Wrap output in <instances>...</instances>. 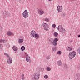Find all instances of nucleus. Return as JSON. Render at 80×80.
<instances>
[{
    "mask_svg": "<svg viewBox=\"0 0 80 80\" xmlns=\"http://www.w3.org/2000/svg\"><path fill=\"white\" fill-rule=\"evenodd\" d=\"M30 36L32 38H35L36 39H38L39 38V35L37 34L36 32L33 30L31 32Z\"/></svg>",
    "mask_w": 80,
    "mask_h": 80,
    "instance_id": "obj_1",
    "label": "nucleus"
},
{
    "mask_svg": "<svg viewBox=\"0 0 80 80\" xmlns=\"http://www.w3.org/2000/svg\"><path fill=\"white\" fill-rule=\"evenodd\" d=\"M57 29L58 31L61 32L62 34H64L66 33V30L63 28L62 25L59 26L57 28Z\"/></svg>",
    "mask_w": 80,
    "mask_h": 80,
    "instance_id": "obj_2",
    "label": "nucleus"
},
{
    "mask_svg": "<svg viewBox=\"0 0 80 80\" xmlns=\"http://www.w3.org/2000/svg\"><path fill=\"white\" fill-rule=\"evenodd\" d=\"M76 55V52L75 51H72L69 52L68 55V57L69 59H72L73 57H75Z\"/></svg>",
    "mask_w": 80,
    "mask_h": 80,
    "instance_id": "obj_3",
    "label": "nucleus"
},
{
    "mask_svg": "<svg viewBox=\"0 0 80 80\" xmlns=\"http://www.w3.org/2000/svg\"><path fill=\"white\" fill-rule=\"evenodd\" d=\"M22 16L24 18H27L28 17V10H26L22 13Z\"/></svg>",
    "mask_w": 80,
    "mask_h": 80,
    "instance_id": "obj_4",
    "label": "nucleus"
},
{
    "mask_svg": "<svg viewBox=\"0 0 80 80\" xmlns=\"http://www.w3.org/2000/svg\"><path fill=\"white\" fill-rule=\"evenodd\" d=\"M39 77H40V75L37 73L34 74L32 76V78L34 80H38L39 79Z\"/></svg>",
    "mask_w": 80,
    "mask_h": 80,
    "instance_id": "obj_5",
    "label": "nucleus"
},
{
    "mask_svg": "<svg viewBox=\"0 0 80 80\" xmlns=\"http://www.w3.org/2000/svg\"><path fill=\"white\" fill-rule=\"evenodd\" d=\"M42 25L44 27V30L46 31H48V24H47L46 23H43L42 24Z\"/></svg>",
    "mask_w": 80,
    "mask_h": 80,
    "instance_id": "obj_6",
    "label": "nucleus"
},
{
    "mask_svg": "<svg viewBox=\"0 0 80 80\" xmlns=\"http://www.w3.org/2000/svg\"><path fill=\"white\" fill-rule=\"evenodd\" d=\"M57 9L58 12H61L63 11V7L62 6L58 5L57 6Z\"/></svg>",
    "mask_w": 80,
    "mask_h": 80,
    "instance_id": "obj_7",
    "label": "nucleus"
},
{
    "mask_svg": "<svg viewBox=\"0 0 80 80\" xmlns=\"http://www.w3.org/2000/svg\"><path fill=\"white\" fill-rule=\"evenodd\" d=\"M57 42H58V39L56 38L54 39V40H53L52 41V44L54 46H56L57 44Z\"/></svg>",
    "mask_w": 80,
    "mask_h": 80,
    "instance_id": "obj_8",
    "label": "nucleus"
},
{
    "mask_svg": "<svg viewBox=\"0 0 80 80\" xmlns=\"http://www.w3.org/2000/svg\"><path fill=\"white\" fill-rule=\"evenodd\" d=\"M26 61L28 62H31V59H30V57L28 55H27L26 56Z\"/></svg>",
    "mask_w": 80,
    "mask_h": 80,
    "instance_id": "obj_9",
    "label": "nucleus"
},
{
    "mask_svg": "<svg viewBox=\"0 0 80 80\" xmlns=\"http://www.w3.org/2000/svg\"><path fill=\"white\" fill-rule=\"evenodd\" d=\"M38 13L40 15H42L44 13V11L42 9H38Z\"/></svg>",
    "mask_w": 80,
    "mask_h": 80,
    "instance_id": "obj_10",
    "label": "nucleus"
},
{
    "mask_svg": "<svg viewBox=\"0 0 80 80\" xmlns=\"http://www.w3.org/2000/svg\"><path fill=\"white\" fill-rule=\"evenodd\" d=\"M7 62L8 63V64H10V63H11L12 62V58L10 57L8 58Z\"/></svg>",
    "mask_w": 80,
    "mask_h": 80,
    "instance_id": "obj_11",
    "label": "nucleus"
},
{
    "mask_svg": "<svg viewBox=\"0 0 80 80\" xmlns=\"http://www.w3.org/2000/svg\"><path fill=\"white\" fill-rule=\"evenodd\" d=\"M7 35L8 36H12V35H13V34L12 32L10 31H8L7 32Z\"/></svg>",
    "mask_w": 80,
    "mask_h": 80,
    "instance_id": "obj_12",
    "label": "nucleus"
},
{
    "mask_svg": "<svg viewBox=\"0 0 80 80\" xmlns=\"http://www.w3.org/2000/svg\"><path fill=\"white\" fill-rule=\"evenodd\" d=\"M12 48L13 49V50H14V51H15V52H17V47H15V46H14Z\"/></svg>",
    "mask_w": 80,
    "mask_h": 80,
    "instance_id": "obj_13",
    "label": "nucleus"
},
{
    "mask_svg": "<svg viewBox=\"0 0 80 80\" xmlns=\"http://www.w3.org/2000/svg\"><path fill=\"white\" fill-rule=\"evenodd\" d=\"M23 42V39H20L18 40V43H22Z\"/></svg>",
    "mask_w": 80,
    "mask_h": 80,
    "instance_id": "obj_14",
    "label": "nucleus"
},
{
    "mask_svg": "<svg viewBox=\"0 0 80 80\" xmlns=\"http://www.w3.org/2000/svg\"><path fill=\"white\" fill-rule=\"evenodd\" d=\"M21 79L22 80H25V75L24 74H22L21 75Z\"/></svg>",
    "mask_w": 80,
    "mask_h": 80,
    "instance_id": "obj_15",
    "label": "nucleus"
},
{
    "mask_svg": "<svg viewBox=\"0 0 80 80\" xmlns=\"http://www.w3.org/2000/svg\"><path fill=\"white\" fill-rule=\"evenodd\" d=\"M44 21L47 22H50V19L48 18H46L44 19Z\"/></svg>",
    "mask_w": 80,
    "mask_h": 80,
    "instance_id": "obj_16",
    "label": "nucleus"
},
{
    "mask_svg": "<svg viewBox=\"0 0 80 80\" xmlns=\"http://www.w3.org/2000/svg\"><path fill=\"white\" fill-rule=\"evenodd\" d=\"M62 61H58V66H61L62 65Z\"/></svg>",
    "mask_w": 80,
    "mask_h": 80,
    "instance_id": "obj_17",
    "label": "nucleus"
},
{
    "mask_svg": "<svg viewBox=\"0 0 80 80\" xmlns=\"http://www.w3.org/2000/svg\"><path fill=\"white\" fill-rule=\"evenodd\" d=\"M6 40L0 39V43H5Z\"/></svg>",
    "mask_w": 80,
    "mask_h": 80,
    "instance_id": "obj_18",
    "label": "nucleus"
},
{
    "mask_svg": "<svg viewBox=\"0 0 80 80\" xmlns=\"http://www.w3.org/2000/svg\"><path fill=\"white\" fill-rule=\"evenodd\" d=\"M4 55H6V57H7L8 58L10 57V56H9V55H8V53H4Z\"/></svg>",
    "mask_w": 80,
    "mask_h": 80,
    "instance_id": "obj_19",
    "label": "nucleus"
},
{
    "mask_svg": "<svg viewBox=\"0 0 80 80\" xmlns=\"http://www.w3.org/2000/svg\"><path fill=\"white\" fill-rule=\"evenodd\" d=\"M21 50L22 51H23L25 50V47L22 46L21 48Z\"/></svg>",
    "mask_w": 80,
    "mask_h": 80,
    "instance_id": "obj_20",
    "label": "nucleus"
},
{
    "mask_svg": "<svg viewBox=\"0 0 80 80\" xmlns=\"http://www.w3.org/2000/svg\"><path fill=\"white\" fill-rule=\"evenodd\" d=\"M58 34L57 32H55L54 33V35L55 37H57Z\"/></svg>",
    "mask_w": 80,
    "mask_h": 80,
    "instance_id": "obj_21",
    "label": "nucleus"
},
{
    "mask_svg": "<svg viewBox=\"0 0 80 80\" xmlns=\"http://www.w3.org/2000/svg\"><path fill=\"white\" fill-rule=\"evenodd\" d=\"M47 70L48 71H50L51 70V68L50 67H47Z\"/></svg>",
    "mask_w": 80,
    "mask_h": 80,
    "instance_id": "obj_22",
    "label": "nucleus"
},
{
    "mask_svg": "<svg viewBox=\"0 0 80 80\" xmlns=\"http://www.w3.org/2000/svg\"><path fill=\"white\" fill-rule=\"evenodd\" d=\"M46 58L47 60H49V59H50V56H47L46 57Z\"/></svg>",
    "mask_w": 80,
    "mask_h": 80,
    "instance_id": "obj_23",
    "label": "nucleus"
},
{
    "mask_svg": "<svg viewBox=\"0 0 80 80\" xmlns=\"http://www.w3.org/2000/svg\"><path fill=\"white\" fill-rule=\"evenodd\" d=\"M52 27L55 28L56 27V25L55 24H52Z\"/></svg>",
    "mask_w": 80,
    "mask_h": 80,
    "instance_id": "obj_24",
    "label": "nucleus"
},
{
    "mask_svg": "<svg viewBox=\"0 0 80 80\" xmlns=\"http://www.w3.org/2000/svg\"><path fill=\"white\" fill-rule=\"evenodd\" d=\"M78 78H80V74H78L77 75Z\"/></svg>",
    "mask_w": 80,
    "mask_h": 80,
    "instance_id": "obj_25",
    "label": "nucleus"
},
{
    "mask_svg": "<svg viewBox=\"0 0 80 80\" xmlns=\"http://www.w3.org/2000/svg\"><path fill=\"white\" fill-rule=\"evenodd\" d=\"M62 53V52L61 51H59L58 52V55H61V54Z\"/></svg>",
    "mask_w": 80,
    "mask_h": 80,
    "instance_id": "obj_26",
    "label": "nucleus"
},
{
    "mask_svg": "<svg viewBox=\"0 0 80 80\" xmlns=\"http://www.w3.org/2000/svg\"><path fill=\"white\" fill-rule=\"evenodd\" d=\"M44 78L46 79H47V78H48V75H45V76H44Z\"/></svg>",
    "mask_w": 80,
    "mask_h": 80,
    "instance_id": "obj_27",
    "label": "nucleus"
},
{
    "mask_svg": "<svg viewBox=\"0 0 80 80\" xmlns=\"http://www.w3.org/2000/svg\"><path fill=\"white\" fill-rule=\"evenodd\" d=\"M2 48H3V45L0 44V49H2Z\"/></svg>",
    "mask_w": 80,
    "mask_h": 80,
    "instance_id": "obj_28",
    "label": "nucleus"
},
{
    "mask_svg": "<svg viewBox=\"0 0 80 80\" xmlns=\"http://www.w3.org/2000/svg\"><path fill=\"white\" fill-rule=\"evenodd\" d=\"M78 52L79 54H80V48L78 49Z\"/></svg>",
    "mask_w": 80,
    "mask_h": 80,
    "instance_id": "obj_29",
    "label": "nucleus"
},
{
    "mask_svg": "<svg viewBox=\"0 0 80 80\" xmlns=\"http://www.w3.org/2000/svg\"><path fill=\"white\" fill-rule=\"evenodd\" d=\"M68 50H69V51H71L72 49L71 48H70V47H68Z\"/></svg>",
    "mask_w": 80,
    "mask_h": 80,
    "instance_id": "obj_30",
    "label": "nucleus"
},
{
    "mask_svg": "<svg viewBox=\"0 0 80 80\" xmlns=\"http://www.w3.org/2000/svg\"><path fill=\"white\" fill-rule=\"evenodd\" d=\"M52 50L53 51H55V50H56V48L55 47L53 48H52Z\"/></svg>",
    "mask_w": 80,
    "mask_h": 80,
    "instance_id": "obj_31",
    "label": "nucleus"
},
{
    "mask_svg": "<svg viewBox=\"0 0 80 80\" xmlns=\"http://www.w3.org/2000/svg\"><path fill=\"white\" fill-rule=\"evenodd\" d=\"M48 1H49V2H51V1H52V0H48Z\"/></svg>",
    "mask_w": 80,
    "mask_h": 80,
    "instance_id": "obj_32",
    "label": "nucleus"
},
{
    "mask_svg": "<svg viewBox=\"0 0 80 80\" xmlns=\"http://www.w3.org/2000/svg\"><path fill=\"white\" fill-rule=\"evenodd\" d=\"M78 37L80 38V35H78Z\"/></svg>",
    "mask_w": 80,
    "mask_h": 80,
    "instance_id": "obj_33",
    "label": "nucleus"
},
{
    "mask_svg": "<svg viewBox=\"0 0 80 80\" xmlns=\"http://www.w3.org/2000/svg\"><path fill=\"white\" fill-rule=\"evenodd\" d=\"M72 0V1H74V0Z\"/></svg>",
    "mask_w": 80,
    "mask_h": 80,
    "instance_id": "obj_34",
    "label": "nucleus"
},
{
    "mask_svg": "<svg viewBox=\"0 0 80 80\" xmlns=\"http://www.w3.org/2000/svg\"><path fill=\"white\" fill-rule=\"evenodd\" d=\"M3 0V1H5V0Z\"/></svg>",
    "mask_w": 80,
    "mask_h": 80,
    "instance_id": "obj_35",
    "label": "nucleus"
}]
</instances>
